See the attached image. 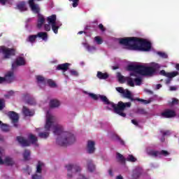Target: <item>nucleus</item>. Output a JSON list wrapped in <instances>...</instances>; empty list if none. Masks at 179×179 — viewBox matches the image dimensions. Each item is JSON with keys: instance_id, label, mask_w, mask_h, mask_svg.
Segmentation results:
<instances>
[{"instance_id": "09e8293b", "label": "nucleus", "mask_w": 179, "mask_h": 179, "mask_svg": "<svg viewBox=\"0 0 179 179\" xmlns=\"http://www.w3.org/2000/svg\"><path fill=\"white\" fill-rule=\"evenodd\" d=\"M158 55H159V57H161L162 58H167L169 56L167 55V54H166L165 52H157Z\"/></svg>"}, {"instance_id": "473e14b6", "label": "nucleus", "mask_w": 179, "mask_h": 179, "mask_svg": "<svg viewBox=\"0 0 179 179\" xmlns=\"http://www.w3.org/2000/svg\"><path fill=\"white\" fill-rule=\"evenodd\" d=\"M38 136L41 137L42 139H47L50 136V132H41L38 134Z\"/></svg>"}, {"instance_id": "ddd939ff", "label": "nucleus", "mask_w": 179, "mask_h": 179, "mask_svg": "<svg viewBox=\"0 0 179 179\" xmlns=\"http://www.w3.org/2000/svg\"><path fill=\"white\" fill-rule=\"evenodd\" d=\"M2 150L0 148V164H6V166H13L15 164V161L12 157H6L3 159H2Z\"/></svg>"}, {"instance_id": "680f3d73", "label": "nucleus", "mask_w": 179, "mask_h": 179, "mask_svg": "<svg viewBox=\"0 0 179 179\" xmlns=\"http://www.w3.org/2000/svg\"><path fill=\"white\" fill-rule=\"evenodd\" d=\"M169 90H171V92H174V91L177 90V87L171 86L169 88Z\"/></svg>"}, {"instance_id": "bf43d9fd", "label": "nucleus", "mask_w": 179, "mask_h": 179, "mask_svg": "<svg viewBox=\"0 0 179 179\" xmlns=\"http://www.w3.org/2000/svg\"><path fill=\"white\" fill-rule=\"evenodd\" d=\"M99 29H100L101 31H106V28L103 24H99Z\"/></svg>"}, {"instance_id": "052dcab7", "label": "nucleus", "mask_w": 179, "mask_h": 179, "mask_svg": "<svg viewBox=\"0 0 179 179\" xmlns=\"http://www.w3.org/2000/svg\"><path fill=\"white\" fill-rule=\"evenodd\" d=\"M6 2H8V0H0V4L5 6L6 5Z\"/></svg>"}, {"instance_id": "0e129e2a", "label": "nucleus", "mask_w": 179, "mask_h": 179, "mask_svg": "<svg viewBox=\"0 0 179 179\" xmlns=\"http://www.w3.org/2000/svg\"><path fill=\"white\" fill-rule=\"evenodd\" d=\"M108 174H109V176H110V177H113V176H114V175L113 174V170L109 169V170H108Z\"/></svg>"}, {"instance_id": "dca6fc26", "label": "nucleus", "mask_w": 179, "mask_h": 179, "mask_svg": "<svg viewBox=\"0 0 179 179\" xmlns=\"http://www.w3.org/2000/svg\"><path fill=\"white\" fill-rule=\"evenodd\" d=\"M95 143L93 141H88L87 145V153L92 155V153H94V150H96V148H94Z\"/></svg>"}, {"instance_id": "37998d69", "label": "nucleus", "mask_w": 179, "mask_h": 179, "mask_svg": "<svg viewBox=\"0 0 179 179\" xmlns=\"http://www.w3.org/2000/svg\"><path fill=\"white\" fill-rule=\"evenodd\" d=\"M170 104L171 106H177L179 104V100L176 98H173Z\"/></svg>"}, {"instance_id": "aec40b11", "label": "nucleus", "mask_w": 179, "mask_h": 179, "mask_svg": "<svg viewBox=\"0 0 179 179\" xmlns=\"http://www.w3.org/2000/svg\"><path fill=\"white\" fill-rule=\"evenodd\" d=\"M87 166L89 171L93 173L96 170V166L93 164V161L92 159L87 160Z\"/></svg>"}, {"instance_id": "6ab92c4d", "label": "nucleus", "mask_w": 179, "mask_h": 179, "mask_svg": "<svg viewBox=\"0 0 179 179\" xmlns=\"http://www.w3.org/2000/svg\"><path fill=\"white\" fill-rule=\"evenodd\" d=\"M44 23H45V18H44V16H43V15L38 14L37 25H36L38 29H41V27H43V24H44Z\"/></svg>"}, {"instance_id": "9b49d317", "label": "nucleus", "mask_w": 179, "mask_h": 179, "mask_svg": "<svg viewBox=\"0 0 179 179\" xmlns=\"http://www.w3.org/2000/svg\"><path fill=\"white\" fill-rule=\"evenodd\" d=\"M66 169H67V177L68 178H72V174H71V171L73 172L75 171L76 173H79L80 171V166L78 165H72V164H69L66 165Z\"/></svg>"}, {"instance_id": "cd10ccee", "label": "nucleus", "mask_w": 179, "mask_h": 179, "mask_svg": "<svg viewBox=\"0 0 179 179\" xmlns=\"http://www.w3.org/2000/svg\"><path fill=\"white\" fill-rule=\"evenodd\" d=\"M36 37H39V38H42L44 41H47L48 35L47 34V32H38L36 34Z\"/></svg>"}, {"instance_id": "412c9836", "label": "nucleus", "mask_w": 179, "mask_h": 179, "mask_svg": "<svg viewBox=\"0 0 179 179\" xmlns=\"http://www.w3.org/2000/svg\"><path fill=\"white\" fill-rule=\"evenodd\" d=\"M123 97H124V99H129L131 101H135V98L132 97V94L129 90H124Z\"/></svg>"}, {"instance_id": "a19ab883", "label": "nucleus", "mask_w": 179, "mask_h": 179, "mask_svg": "<svg viewBox=\"0 0 179 179\" xmlns=\"http://www.w3.org/2000/svg\"><path fill=\"white\" fill-rule=\"evenodd\" d=\"M47 83L50 87H55V86H57V84H55V82H54V80L51 79L48 80Z\"/></svg>"}, {"instance_id": "c85d7f7f", "label": "nucleus", "mask_w": 179, "mask_h": 179, "mask_svg": "<svg viewBox=\"0 0 179 179\" xmlns=\"http://www.w3.org/2000/svg\"><path fill=\"white\" fill-rule=\"evenodd\" d=\"M30 155H31V152L29 150H25L23 153L24 160L25 161L30 160V158H29Z\"/></svg>"}, {"instance_id": "20e7f679", "label": "nucleus", "mask_w": 179, "mask_h": 179, "mask_svg": "<svg viewBox=\"0 0 179 179\" xmlns=\"http://www.w3.org/2000/svg\"><path fill=\"white\" fill-rule=\"evenodd\" d=\"M134 51H143L147 52L152 50V43L150 41L142 38L136 37L134 44L131 45Z\"/></svg>"}, {"instance_id": "1a4fd4ad", "label": "nucleus", "mask_w": 179, "mask_h": 179, "mask_svg": "<svg viewBox=\"0 0 179 179\" xmlns=\"http://www.w3.org/2000/svg\"><path fill=\"white\" fill-rule=\"evenodd\" d=\"M55 122V117L48 113L46 115V123L45 124V131H50Z\"/></svg>"}, {"instance_id": "5701e85b", "label": "nucleus", "mask_w": 179, "mask_h": 179, "mask_svg": "<svg viewBox=\"0 0 179 179\" xmlns=\"http://www.w3.org/2000/svg\"><path fill=\"white\" fill-rule=\"evenodd\" d=\"M59 106H61V103L58 99H51L50 101V108H57Z\"/></svg>"}, {"instance_id": "6e6d98bb", "label": "nucleus", "mask_w": 179, "mask_h": 179, "mask_svg": "<svg viewBox=\"0 0 179 179\" xmlns=\"http://www.w3.org/2000/svg\"><path fill=\"white\" fill-rule=\"evenodd\" d=\"M140 176H141V173H139V172H135L132 175V178L133 179H138V178L140 177Z\"/></svg>"}, {"instance_id": "79ce46f5", "label": "nucleus", "mask_w": 179, "mask_h": 179, "mask_svg": "<svg viewBox=\"0 0 179 179\" xmlns=\"http://www.w3.org/2000/svg\"><path fill=\"white\" fill-rule=\"evenodd\" d=\"M127 162H131L132 163H134V162H136V158L134 157V155H129V157L126 159Z\"/></svg>"}, {"instance_id": "774afa93", "label": "nucleus", "mask_w": 179, "mask_h": 179, "mask_svg": "<svg viewBox=\"0 0 179 179\" xmlns=\"http://www.w3.org/2000/svg\"><path fill=\"white\" fill-rule=\"evenodd\" d=\"M116 179H124V178H122V176L119 175L117 176Z\"/></svg>"}, {"instance_id": "4c0bfd02", "label": "nucleus", "mask_w": 179, "mask_h": 179, "mask_svg": "<svg viewBox=\"0 0 179 179\" xmlns=\"http://www.w3.org/2000/svg\"><path fill=\"white\" fill-rule=\"evenodd\" d=\"M136 113L141 114L142 115H146L148 114V112L144 108H139L137 109Z\"/></svg>"}, {"instance_id": "69168bd1", "label": "nucleus", "mask_w": 179, "mask_h": 179, "mask_svg": "<svg viewBox=\"0 0 179 179\" xmlns=\"http://www.w3.org/2000/svg\"><path fill=\"white\" fill-rule=\"evenodd\" d=\"M78 179H87V178H86V177H85V176L83 175H80Z\"/></svg>"}, {"instance_id": "de8ad7c7", "label": "nucleus", "mask_w": 179, "mask_h": 179, "mask_svg": "<svg viewBox=\"0 0 179 179\" xmlns=\"http://www.w3.org/2000/svg\"><path fill=\"white\" fill-rule=\"evenodd\" d=\"M5 108V100L0 99V111Z\"/></svg>"}, {"instance_id": "39448f33", "label": "nucleus", "mask_w": 179, "mask_h": 179, "mask_svg": "<svg viewBox=\"0 0 179 179\" xmlns=\"http://www.w3.org/2000/svg\"><path fill=\"white\" fill-rule=\"evenodd\" d=\"M17 142L22 146V148H27L30 146V145H36L37 143L38 139L37 137L33 134H29L28 136V140L24 138V137L19 136L16 138Z\"/></svg>"}, {"instance_id": "603ef678", "label": "nucleus", "mask_w": 179, "mask_h": 179, "mask_svg": "<svg viewBox=\"0 0 179 179\" xmlns=\"http://www.w3.org/2000/svg\"><path fill=\"white\" fill-rule=\"evenodd\" d=\"M161 134H162L163 136H169L171 135L170 131L166 130L165 131H161Z\"/></svg>"}, {"instance_id": "bb28decb", "label": "nucleus", "mask_w": 179, "mask_h": 179, "mask_svg": "<svg viewBox=\"0 0 179 179\" xmlns=\"http://www.w3.org/2000/svg\"><path fill=\"white\" fill-rule=\"evenodd\" d=\"M17 9L20 10V12H25L27 10V7H26V3L24 1H21L17 5Z\"/></svg>"}, {"instance_id": "864d4df0", "label": "nucleus", "mask_w": 179, "mask_h": 179, "mask_svg": "<svg viewBox=\"0 0 179 179\" xmlns=\"http://www.w3.org/2000/svg\"><path fill=\"white\" fill-rule=\"evenodd\" d=\"M115 139H116V141H118V142H120V143L121 145H125V142H124L123 140L121 139V138H120V136L116 135L115 136Z\"/></svg>"}, {"instance_id": "3c124183", "label": "nucleus", "mask_w": 179, "mask_h": 179, "mask_svg": "<svg viewBox=\"0 0 179 179\" xmlns=\"http://www.w3.org/2000/svg\"><path fill=\"white\" fill-rule=\"evenodd\" d=\"M70 73L73 76H79V73H78V71L76 70H73V69L70 70Z\"/></svg>"}, {"instance_id": "a18cd8bd", "label": "nucleus", "mask_w": 179, "mask_h": 179, "mask_svg": "<svg viewBox=\"0 0 179 179\" xmlns=\"http://www.w3.org/2000/svg\"><path fill=\"white\" fill-rule=\"evenodd\" d=\"M94 40L97 44H99V45L103 44V39H101V38H100V36H96L94 38Z\"/></svg>"}, {"instance_id": "f03ea898", "label": "nucleus", "mask_w": 179, "mask_h": 179, "mask_svg": "<svg viewBox=\"0 0 179 179\" xmlns=\"http://www.w3.org/2000/svg\"><path fill=\"white\" fill-rule=\"evenodd\" d=\"M53 134L58 136L56 142L59 146H68V145L75 143L76 141L75 136L72 133L64 131V127L59 124L54 127Z\"/></svg>"}, {"instance_id": "423d86ee", "label": "nucleus", "mask_w": 179, "mask_h": 179, "mask_svg": "<svg viewBox=\"0 0 179 179\" xmlns=\"http://www.w3.org/2000/svg\"><path fill=\"white\" fill-rule=\"evenodd\" d=\"M0 53L3 54L4 59H9L10 57H15L16 55V50L2 45L0 46Z\"/></svg>"}, {"instance_id": "2f4dec72", "label": "nucleus", "mask_w": 179, "mask_h": 179, "mask_svg": "<svg viewBox=\"0 0 179 179\" xmlns=\"http://www.w3.org/2000/svg\"><path fill=\"white\" fill-rule=\"evenodd\" d=\"M52 26V30L54 31L55 34H58V29H59V24L57 22L56 24H53Z\"/></svg>"}, {"instance_id": "2eb2a0df", "label": "nucleus", "mask_w": 179, "mask_h": 179, "mask_svg": "<svg viewBox=\"0 0 179 179\" xmlns=\"http://www.w3.org/2000/svg\"><path fill=\"white\" fill-rule=\"evenodd\" d=\"M159 75L162 76H166V78H176L178 75H179L178 71H173L171 73H166V71L162 70L159 71Z\"/></svg>"}, {"instance_id": "6e6552de", "label": "nucleus", "mask_w": 179, "mask_h": 179, "mask_svg": "<svg viewBox=\"0 0 179 179\" xmlns=\"http://www.w3.org/2000/svg\"><path fill=\"white\" fill-rule=\"evenodd\" d=\"M15 80V73L13 71H8L4 77H0V84L6 82L7 83H12Z\"/></svg>"}, {"instance_id": "4be33fe9", "label": "nucleus", "mask_w": 179, "mask_h": 179, "mask_svg": "<svg viewBox=\"0 0 179 179\" xmlns=\"http://www.w3.org/2000/svg\"><path fill=\"white\" fill-rule=\"evenodd\" d=\"M22 113L25 117H32V115H34V112L30 110V109L27 108L26 106H23Z\"/></svg>"}, {"instance_id": "c756f323", "label": "nucleus", "mask_w": 179, "mask_h": 179, "mask_svg": "<svg viewBox=\"0 0 179 179\" xmlns=\"http://www.w3.org/2000/svg\"><path fill=\"white\" fill-rule=\"evenodd\" d=\"M134 101H141V103H143L144 104H150V103H152V100L151 99H143L141 98H136L134 99Z\"/></svg>"}, {"instance_id": "f704fd0d", "label": "nucleus", "mask_w": 179, "mask_h": 179, "mask_svg": "<svg viewBox=\"0 0 179 179\" xmlns=\"http://www.w3.org/2000/svg\"><path fill=\"white\" fill-rule=\"evenodd\" d=\"M36 38H37V35H29L27 41L33 44V43H36Z\"/></svg>"}, {"instance_id": "7ed1b4c3", "label": "nucleus", "mask_w": 179, "mask_h": 179, "mask_svg": "<svg viewBox=\"0 0 179 179\" xmlns=\"http://www.w3.org/2000/svg\"><path fill=\"white\" fill-rule=\"evenodd\" d=\"M99 97L101 101L103 102V104H106L107 106H110L112 108H113L114 113L115 114H118L120 117H126L127 114L124 113L125 108H129L131 106V102L124 103L122 101H119L117 104L114 103L113 102L110 101L108 98L104 95H99Z\"/></svg>"}, {"instance_id": "4d7b16f0", "label": "nucleus", "mask_w": 179, "mask_h": 179, "mask_svg": "<svg viewBox=\"0 0 179 179\" xmlns=\"http://www.w3.org/2000/svg\"><path fill=\"white\" fill-rule=\"evenodd\" d=\"M45 31H50L51 30V26H50V24H45L44 25Z\"/></svg>"}, {"instance_id": "a878e982", "label": "nucleus", "mask_w": 179, "mask_h": 179, "mask_svg": "<svg viewBox=\"0 0 179 179\" xmlns=\"http://www.w3.org/2000/svg\"><path fill=\"white\" fill-rule=\"evenodd\" d=\"M109 76H110L107 73H103L101 71H98L96 74V77L98 78V79L101 80L108 79Z\"/></svg>"}, {"instance_id": "5fc2aeb1", "label": "nucleus", "mask_w": 179, "mask_h": 179, "mask_svg": "<svg viewBox=\"0 0 179 179\" xmlns=\"http://www.w3.org/2000/svg\"><path fill=\"white\" fill-rule=\"evenodd\" d=\"M116 90L117 92H118L119 93H121L122 94H124V92H125V90H124V88L121 87H116Z\"/></svg>"}, {"instance_id": "f3484780", "label": "nucleus", "mask_w": 179, "mask_h": 179, "mask_svg": "<svg viewBox=\"0 0 179 179\" xmlns=\"http://www.w3.org/2000/svg\"><path fill=\"white\" fill-rule=\"evenodd\" d=\"M71 64L69 63H64L62 64L57 65L56 69L57 71H63V74L65 75V72L69 69V66Z\"/></svg>"}, {"instance_id": "c03bdc74", "label": "nucleus", "mask_w": 179, "mask_h": 179, "mask_svg": "<svg viewBox=\"0 0 179 179\" xmlns=\"http://www.w3.org/2000/svg\"><path fill=\"white\" fill-rule=\"evenodd\" d=\"M69 2H73L72 6L73 8H77V6L79 5V0H69Z\"/></svg>"}, {"instance_id": "a211bd4d", "label": "nucleus", "mask_w": 179, "mask_h": 179, "mask_svg": "<svg viewBox=\"0 0 179 179\" xmlns=\"http://www.w3.org/2000/svg\"><path fill=\"white\" fill-rule=\"evenodd\" d=\"M162 115L164 118H173V117H176V112L171 110H166L162 113Z\"/></svg>"}, {"instance_id": "ea45409f", "label": "nucleus", "mask_w": 179, "mask_h": 179, "mask_svg": "<svg viewBox=\"0 0 179 179\" xmlns=\"http://www.w3.org/2000/svg\"><path fill=\"white\" fill-rule=\"evenodd\" d=\"M170 153L167 152V150H162L161 151H158V156H169Z\"/></svg>"}, {"instance_id": "8fccbe9b", "label": "nucleus", "mask_w": 179, "mask_h": 179, "mask_svg": "<svg viewBox=\"0 0 179 179\" xmlns=\"http://www.w3.org/2000/svg\"><path fill=\"white\" fill-rule=\"evenodd\" d=\"M27 103L30 104L31 106H34V104H36V101L34 99H29L27 100Z\"/></svg>"}, {"instance_id": "7c9ffc66", "label": "nucleus", "mask_w": 179, "mask_h": 179, "mask_svg": "<svg viewBox=\"0 0 179 179\" xmlns=\"http://www.w3.org/2000/svg\"><path fill=\"white\" fill-rule=\"evenodd\" d=\"M148 156H152L153 157H157L159 156V151H155L153 150L147 152Z\"/></svg>"}, {"instance_id": "393cba45", "label": "nucleus", "mask_w": 179, "mask_h": 179, "mask_svg": "<svg viewBox=\"0 0 179 179\" xmlns=\"http://www.w3.org/2000/svg\"><path fill=\"white\" fill-rule=\"evenodd\" d=\"M0 128L3 132H9L10 131V127L8 124L3 123L2 121L0 120Z\"/></svg>"}, {"instance_id": "72a5a7b5", "label": "nucleus", "mask_w": 179, "mask_h": 179, "mask_svg": "<svg viewBox=\"0 0 179 179\" xmlns=\"http://www.w3.org/2000/svg\"><path fill=\"white\" fill-rule=\"evenodd\" d=\"M43 166H44V164L39 161L36 166V173H41V171L43 170L42 169Z\"/></svg>"}, {"instance_id": "0eeeda50", "label": "nucleus", "mask_w": 179, "mask_h": 179, "mask_svg": "<svg viewBox=\"0 0 179 179\" xmlns=\"http://www.w3.org/2000/svg\"><path fill=\"white\" fill-rule=\"evenodd\" d=\"M136 40V37H126V38H120L119 39V43L121 45H125L126 47H129V50H132V45L135 44V41Z\"/></svg>"}, {"instance_id": "13d9d810", "label": "nucleus", "mask_w": 179, "mask_h": 179, "mask_svg": "<svg viewBox=\"0 0 179 179\" xmlns=\"http://www.w3.org/2000/svg\"><path fill=\"white\" fill-rule=\"evenodd\" d=\"M32 179H42V176H38L37 173H35L32 176Z\"/></svg>"}, {"instance_id": "4468645a", "label": "nucleus", "mask_w": 179, "mask_h": 179, "mask_svg": "<svg viewBox=\"0 0 179 179\" xmlns=\"http://www.w3.org/2000/svg\"><path fill=\"white\" fill-rule=\"evenodd\" d=\"M28 3L34 13H40V7L34 3V0H29Z\"/></svg>"}, {"instance_id": "f257e3e1", "label": "nucleus", "mask_w": 179, "mask_h": 179, "mask_svg": "<svg viewBox=\"0 0 179 179\" xmlns=\"http://www.w3.org/2000/svg\"><path fill=\"white\" fill-rule=\"evenodd\" d=\"M160 65L155 64V66H145L137 64H129L127 66V71H130V76L124 77L121 75V73H117V79L120 83H124L127 82V85L131 87H135L136 86H141L142 85V78L138 76V75H142L143 76H153L156 73L157 69H159Z\"/></svg>"}, {"instance_id": "c9c22d12", "label": "nucleus", "mask_w": 179, "mask_h": 179, "mask_svg": "<svg viewBox=\"0 0 179 179\" xmlns=\"http://www.w3.org/2000/svg\"><path fill=\"white\" fill-rule=\"evenodd\" d=\"M117 160L118 162H120V163H123L124 164H125V157H124V156L121 154H120V152L117 153Z\"/></svg>"}, {"instance_id": "f8f14e48", "label": "nucleus", "mask_w": 179, "mask_h": 179, "mask_svg": "<svg viewBox=\"0 0 179 179\" xmlns=\"http://www.w3.org/2000/svg\"><path fill=\"white\" fill-rule=\"evenodd\" d=\"M8 115L9 118L11 119L15 128H17V127H19V124H17V122H19V115L15 111H10L8 112Z\"/></svg>"}, {"instance_id": "9d476101", "label": "nucleus", "mask_w": 179, "mask_h": 179, "mask_svg": "<svg viewBox=\"0 0 179 179\" xmlns=\"http://www.w3.org/2000/svg\"><path fill=\"white\" fill-rule=\"evenodd\" d=\"M26 65V60L23 57H18L16 58L14 62L12 63L11 69L15 71L17 66H24Z\"/></svg>"}, {"instance_id": "58836bf2", "label": "nucleus", "mask_w": 179, "mask_h": 179, "mask_svg": "<svg viewBox=\"0 0 179 179\" xmlns=\"http://www.w3.org/2000/svg\"><path fill=\"white\" fill-rule=\"evenodd\" d=\"M84 47L87 50V51H94L96 50V47L94 46H90L87 43H84Z\"/></svg>"}, {"instance_id": "e2e57ef3", "label": "nucleus", "mask_w": 179, "mask_h": 179, "mask_svg": "<svg viewBox=\"0 0 179 179\" xmlns=\"http://www.w3.org/2000/svg\"><path fill=\"white\" fill-rule=\"evenodd\" d=\"M131 122L134 124V125H136V127H138V123L136 120H131Z\"/></svg>"}, {"instance_id": "49530a36", "label": "nucleus", "mask_w": 179, "mask_h": 179, "mask_svg": "<svg viewBox=\"0 0 179 179\" xmlns=\"http://www.w3.org/2000/svg\"><path fill=\"white\" fill-rule=\"evenodd\" d=\"M89 96H90V97H92V99H93V100H99V99H100V97H99V95H97L96 94L90 93Z\"/></svg>"}, {"instance_id": "b1692460", "label": "nucleus", "mask_w": 179, "mask_h": 179, "mask_svg": "<svg viewBox=\"0 0 179 179\" xmlns=\"http://www.w3.org/2000/svg\"><path fill=\"white\" fill-rule=\"evenodd\" d=\"M48 23L49 24H55L57 22V15H52L47 17Z\"/></svg>"}, {"instance_id": "e433bc0d", "label": "nucleus", "mask_w": 179, "mask_h": 179, "mask_svg": "<svg viewBox=\"0 0 179 179\" xmlns=\"http://www.w3.org/2000/svg\"><path fill=\"white\" fill-rule=\"evenodd\" d=\"M36 79L37 80V83H44L45 82V78H44L43 76H36Z\"/></svg>"}, {"instance_id": "338daca9", "label": "nucleus", "mask_w": 179, "mask_h": 179, "mask_svg": "<svg viewBox=\"0 0 179 179\" xmlns=\"http://www.w3.org/2000/svg\"><path fill=\"white\" fill-rule=\"evenodd\" d=\"M162 87V84H157L156 85V90H159V89H160Z\"/></svg>"}]
</instances>
